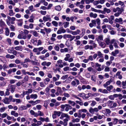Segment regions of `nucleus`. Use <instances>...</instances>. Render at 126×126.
Wrapping results in <instances>:
<instances>
[{
	"label": "nucleus",
	"mask_w": 126,
	"mask_h": 126,
	"mask_svg": "<svg viewBox=\"0 0 126 126\" xmlns=\"http://www.w3.org/2000/svg\"><path fill=\"white\" fill-rule=\"evenodd\" d=\"M39 119L40 121H37V126H38L41 125L42 124V122H44V121H45L46 122H49V119L48 117L44 118L40 117H39Z\"/></svg>",
	"instance_id": "nucleus-1"
},
{
	"label": "nucleus",
	"mask_w": 126,
	"mask_h": 126,
	"mask_svg": "<svg viewBox=\"0 0 126 126\" xmlns=\"http://www.w3.org/2000/svg\"><path fill=\"white\" fill-rule=\"evenodd\" d=\"M64 117L66 118L63 119L64 121L68 122L70 119V116L66 113H62V114L61 117H60V119H63Z\"/></svg>",
	"instance_id": "nucleus-2"
},
{
	"label": "nucleus",
	"mask_w": 126,
	"mask_h": 126,
	"mask_svg": "<svg viewBox=\"0 0 126 126\" xmlns=\"http://www.w3.org/2000/svg\"><path fill=\"white\" fill-rule=\"evenodd\" d=\"M8 52L10 53H12L14 55L16 56L17 54V52L14 50V48L13 47H10L8 49Z\"/></svg>",
	"instance_id": "nucleus-3"
},
{
	"label": "nucleus",
	"mask_w": 126,
	"mask_h": 126,
	"mask_svg": "<svg viewBox=\"0 0 126 126\" xmlns=\"http://www.w3.org/2000/svg\"><path fill=\"white\" fill-rule=\"evenodd\" d=\"M43 19V21L45 22L48 20L49 21H51V20L50 16L48 15H47L46 16H44Z\"/></svg>",
	"instance_id": "nucleus-4"
},
{
	"label": "nucleus",
	"mask_w": 126,
	"mask_h": 126,
	"mask_svg": "<svg viewBox=\"0 0 126 126\" xmlns=\"http://www.w3.org/2000/svg\"><path fill=\"white\" fill-rule=\"evenodd\" d=\"M80 82L83 84H86L88 83V81L82 76H80L79 78Z\"/></svg>",
	"instance_id": "nucleus-5"
},
{
	"label": "nucleus",
	"mask_w": 126,
	"mask_h": 126,
	"mask_svg": "<svg viewBox=\"0 0 126 126\" xmlns=\"http://www.w3.org/2000/svg\"><path fill=\"white\" fill-rule=\"evenodd\" d=\"M8 88L9 90H10V91L12 93H13L15 89V87L14 85H9L8 86Z\"/></svg>",
	"instance_id": "nucleus-6"
},
{
	"label": "nucleus",
	"mask_w": 126,
	"mask_h": 126,
	"mask_svg": "<svg viewBox=\"0 0 126 126\" xmlns=\"http://www.w3.org/2000/svg\"><path fill=\"white\" fill-rule=\"evenodd\" d=\"M17 38L18 39H25L26 38V36L24 35L23 32L20 33L18 36Z\"/></svg>",
	"instance_id": "nucleus-7"
},
{
	"label": "nucleus",
	"mask_w": 126,
	"mask_h": 126,
	"mask_svg": "<svg viewBox=\"0 0 126 126\" xmlns=\"http://www.w3.org/2000/svg\"><path fill=\"white\" fill-rule=\"evenodd\" d=\"M88 95L89 97H95L99 95V94L97 93H89Z\"/></svg>",
	"instance_id": "nucleus-8"
},
{
	"label": "nucleus",
	"mask_w": 126,
	"mask_h": 126,
	"mask_svg": "<svg viewBox=\"0 0 126 126\" xmlns=\"http://www.w3.org/2000/svg\"><path fill=\"white\" fill-rule=\"evenodd\" d=\"M115 21L120 24H122L123 22V19L121 18H116L115 20Z\"/></svg>",
	"instance_id": "nucleus-9"
},
{
	"label": "nucleus",
	"mask_w": 126,
	"mask_h": 126,
	"mask_svg": "<svg viewBox=\"0 0 126 126\" xmlns=\"http://www.w3.org/2000/svg\"><path fill=\"white\" fill-rule=\"evenodd\" d=\"M110 9L105 8L103 9V10L102 11V14H105L106 13H110Z\"/></svg>",
	"instance_id": "nucleus-10"
},
{
	"label": "nucleus",
	"mask_w": 126,
	"mask_h": 126,
	"mask_svg": "<svg viewBox=\"0 0 126 126\" xmlns=\"http://www.w3.org/2000/svg\"><path fill=\"white\" fill-rule=\"evenodd\" d=\"M92 23H90L89 24V26L91 28H92L93 26H96V21L94 20H91Z\"/></svg>",
	"instance_id": "nucleus-11"
},
{
	"label": "nucleus",
	"mask_w": 126,
	"mask_h": 126,
	"mask_svg": "<svg viewBox=\"0 0 126 126\" xmlns=\"http://www.w3.org/2000/svg\"><path fill=\"white\" fill-rule=\"evenodd\" d=\"M80 32V31L79 30H77L76 31H71L70 33H71L73 35H75L79 34Z\"/></svg>",
	"instance_id": "nucleus-12"
},
{
	"label": "nucleus",
	"mask_w": 126,
	"mask_h": 126,
	"mask_svg": "<svg viewBox=\"0 0 126 126\" xmlns=\"http://www.w3.org/2000/svg\"><path fill=\"white\" fill-rule=\"evenodd\" d=\"M92 46L87 45L85 46L84 48L85 50H87L89 49L90 50H93L94 48Z\"/></svg>",
	"instance_id": "nucleus-13"
},
{
	"label": "nucleus",
	"mask_w": 126,
	"mask_h": 126,
	"mask_svg": "<svg viewBox=\"0 0 126 126\" xmlns=\"http://www.w3.org/2000/svg\"><path fill=\"white\" fill-rule=\"evenodd\" d=\"M121 72L120 71H118L115 75L116 77H118V78L120 79H121L122 78V75L121 74Z\"/></svg>",
	"instance_id": "nucleus-14"
},
{
	"label": "nucleus",
	"mask_w": 126,
	"mask_h": 126,
	"mask_svg": "<svg viewBox=\"0 0 126 126\" xmlns=\"http://www.w3.org/2000/svg\"><path fill=\"white\" fill-rule=\"evenodd\" d=\"M56 77H54L52 78L53 81L55 82L58 80L59 79L60 77V76L58 74H56Z\"/></svg>",
	"instance_id": "nucleus-15"
},
{
	"label": "nucleus",
	"mask_w": 126,
	"mask_h": 126,
	"mask_svg": "<svg viewBox=\"0 0 126 126\" xmlns=\"http://www.w3.org/2000/svg\"><path fill=\"white\" fill-rule=\"evenodd\" d=\"M96 40L98 42H100L99 40H103V36L102 35H100L98 36V37L96 38Z\"/></svg>",
	"instance_id": "nucleus-16"
},
{
	"label": "nucleus",
	"mask_w": 126,
	"mask_h": 126,
	"mask_svg": "<svg viewBox=\"0 0 126 126\" xmlns=\"http://www.w3.org/2000/svg\"><path fill=\"white\" fill-rule=\"evenodd\" d=\"M100 46L103 48H105L106 47V45L105 43L101 41L98 42Z\"/></svg>",
	"instance_id": "nucleus-17"
},
{
	"label": "nucleus",
	"mask_w": 126,
	"mask_h": 126,
	"mask_svg": "<svg viewBox=\"0 0 126 126\" xmlns=\"http://www.w3.org/2000/svg\"><path fill=\"white\" fill-rule=\"evenodd\" d=\"M89 44H93V48H95L97 47V44H96L94 42V41H93L92 40H90L89 41Z\"/></svg>",
	"instance_id": "nucleus-18"
},
{
	"label": "nucleus",
	"mask_w": 126,
	"mask_h": 126,
	"mask_svg": "<svg viewBox=\"0 0 126 126\" xmlns=\"http://www.w3.org/2000/svg\"><path fill=\"white\" fill-rule=\"evenodd\" d=\"M2 101L5 104H8L10 103V101L8 99V98L5 97L4 99L2 100Z\"/></svg>",
	"instance_id": "nucleus-19"
},
{
	"label": "nucleus",
	"mask_w": 126,
	"mask_h": 126,
	"mask_svg": "<svg viewBox=\"0 0 126 126\" xmlns=\"http://www.w3.org/2000/svg\"><path fill=\"white\" fill-rule=\"evenodd\" d=\"M11 114L12 115L14 116L15 117H17L18 116V114L17 112H16L15 111H12L11 112Z\"/></svg>",
	"instance_id": "nucleus-20"
},
{
	"label": "nucleus",
	"mask_w": 126,
	"mask_h": 126,
	"mask_svg": "<svg viewBox=\"0 0 126 126\" xmlns=\"http://www.w3.org/2000/svg\"><path fill=\"white\" fill-rule=\"evenodd\" d=\"M65 110L66 111H68L69 109H71L72 108V107L69 105L67 104H65Z\"/></svg>",
	"instance_id": "nucleus-21"
},
{
	"label": "nucleus",
	"mask_w": 126,
	"mask_h": 126,
	"mask_svg": "<svg viewBox=\"0 0 126 126\" xmlns=\"http://www.w3.org/2000/svg\"><path fill=\"white\" fill-rule=\"evenodd\" d=\"M33 51L34 53H36V54L37 55H39L41 53L39 51H38L37 48H34L33 50Z\"/></svg>",
	"instance_id": "nucleus-22"
},
{
	"label": "nucleus",
	"mask_w": 126,
	"mask_h": 126,
	"mask_svg": "<svg viewBox=\"0 0 126 126\" xmlns=\"http://www.w3.org/2000/svg\"><path fill=\"white\" fill-rule=\"evenodd\" d=\"M113 102V101L109 100L108 101L107 103L108 106L110 108H112V104Z\"/></svg>",
	"instance_id": "nucleus-23"
},
{
	"label": "nucleus",
	"mask_w": 126,
	"mask_h": 126,
	"mask_svg": "<svg viewBox=\"0 0 126 126\" xmlns=\"http://www.w3.org/2000/svg\"><path fill=\"white\" fill-rule=\"evenodd\" d=\"M119 51L118 50L115 49L114 51L112 52L111 54L114 56H116V55L119 53Z\"/></svg>",
	"instance_id": "nucleus-24"
},
{
	"label": "nucleus",
	"mask_w": 126,
	"mask_h": 126,
	"mask_svg": "<svg viewBox=\"0 0 126 126\" xmlns=\"http://www.w3.org/2000/svg\"><path fill=\"white\" fill-rule=\"evenodd\" d=\"M44 113L43 112L39 110L38 111L37 113V117L38 116H44Z\"/></svg>",
	"instance_id": "nucleus-25"
},
{
	"label": "nucleus",
	"mask_w": 126,
	"mask_h": 126,
	"mask_svg": "<svg viewBox=\"0 0 126 126\" xmlns=\"http://www.w3.org/2000/svg\"><path fill=\"white\" fill-rule=\"evenodd\" d=\"M64 122L62 121H60L59 122V123L60 124L63 125L64 126H66L67 125V122L66 121H64L63 120Z\"/></svg>",
	"instance_id": "nucleus-26"
},
{
	"label": "nucleus",
	"mask_w": 126,
	"mask_h": 126,
	"mask_svg": "<svg viewBox=\"0 0 126 126\" xmlns=\"http://www.w3.org/2000/svg\"><path fill=\"white\" fill-rule=\"evenodd\" d=\"M89 16L91 17L95 18L97 17V15L96 14H94L93 13L91 12L89 14Z\"/></svg>",
	"instance_id": "nucleus-27"
},
{
	"label": "nucleus",
	"mask_w": 126,
	"mask_h": 126,
	"mask_svg": "<svg viewBox=\"0 0 126 126\" xmlns=\"http://www.w3.org/2000/svg\"><path fill=\"white\" fill-rule=\"evenodd\" d=\"M104 41L107 45H109L110 44V40L109 38H106L104 40Z\"/></svg>",
	"instance_id": "nucleus-28"
},
{
	"label": "nucleus",
	"mask_w": 126,
	"mask_h": 126,
	"mask_svg": "<svg viewBox=\"0 0 126 126\" xmlns=\"http://www.w3.org/2000/svg\"><path fill=\"white\" fill-rule=\"evenodd\" d=\"M117 13L119 14H121L122 12H123L124 10L123 8H120L119 7H118Z\"/></svg>",
	"instance_id": "nucleus-29"
},
{
	"label": "nucleus",
	"mask_w": 126,
	"mask_h": 126,
	"mask_svg": "<svg viewBox=\"0 0 126 126\" xmlns=\"http://www.w3.org/2000/svg\"><path fill=\"white\" fill-rule=\"evenodd\" d=\"M112 82L111 79H110L109 80L107 81L105 83L103 84V86L105 87H106L108 85H109L111 82Z\"/></svg>",
	"instance_id": "nucleus-30"
},
{
	"label": "nucleus",
	"mask_w": 126,
	"mask_h": 126,
	"mask_svg": "<svg viewBox=\"0 0 126 126\" xmlns=\"http://www.w3.org/2000/svg\"><path fill=\"white\" fill-rule=\"evenodd\" d=\"M14 48L16 50L20 51H22L23 50L22 46H16Z\"/></svg>",
	"instance_id": "nucleus-31"
},
{
	"label": "nucleus",
	"mask_w": 126,
	"mask_h": 126,
	"mask_svg": "<svg viewBox=\"0 0 126 126\" xmlns=\"http://www.w3.org/2000/svg\"><path fill=\"white\" fill-rule=\"evenodd\" d=\"M97 53V56H98L99 58H102L103 57V54L100 51H98Z\"/></svg>",
	"instance_id": "nucleus-32"
},
{
	"label": "nucleus",
	"mask_w": 126,
	"mask_h": 126,
	"mask_svg": "<svg viewBox=\"0 0 126 126\" xmlns=\"http://www.w3.org/2000/svg\"><path fill=\"white\" fill-rule=\"evenodd\" d=\"M44 29L45 31L46 32L47 34H48L49 33H50L51 31V29L50 28L47 29L45 27L44 28Z\"/></svg>",
	"instance_id": "nucleus-33"
},
{
	"label": "nucleus",
	"mask_w": 126,
	"mask_h": 126,
	"mask_svg": "<svg viewBox=\"0 0 126 126\" xmlns=\"http://www.w3.org/2000/svg\"><path fill=\"white\" fill-rule=\"evenodd\" d=\"M31 98L35 99H36L38 97V96L37 94H32L30 95Z\"/></svg>",
	"instance_id": "nucleus-34"
},
{
	"label": "nucleus",
	"mask_w": 126,
	"mask_h": 126,
	"mask_svg": "<svg viewBox=\"0 0 126 126\" xmlns=\"http://www.w3.org/2000/svg\"><path fill=\"white\" fill-rule=\"evenodd\" d=\"M60 51L62 53L67 52L68 51V50L67 48H65L64 49H61L60 50Z\"/></svg>",
	"instance_id": "nucleus-35"
},
{
	"label": "nucleus",
	"mask_w": 126,
	"mask_h": 126,
	"mask_svg": "<svg viewBox=\"0 0 126 126\" xmlns=\"http://www.w3.org/2000/svg\"><path fill=\"white\" fill-rule=\"evenodd\" d=\"M30 113L32 115L34 116L35 117H37V112H35L33 110H31L30 111Z\"/></svg>",
	"instance_id": "nucleus-36"
},
{
	"label": "nucleus",
	"mask_w": 126,
	"mask_h": 126,
	"mask_svg": "<svg viewBox=\"0 0 126 126\" xmlns=\"http://www.w3.org/2000/svg\"><path fill=\"white\" fill-rule=\"evenodd\" d=\"M5 34L7 36H8L9 34V30L8 28L5 29Z\"/></svg>",
	"instance_id": "nucleus-37"
},
{
	"label": "nucleus",
	"mask_w": 126,
	"mask_h": 126,
	"mask_svg": "<svg viewBox=\"0 0 126 126\" xmlns=\"http://www.w3.org/2000/svg\"><path fill=\"white\" fill-rule=\"evenodd\" d=\"M71 35L69 34H64L63 36V38L65 39L67 38H70Z\"/></svg>",
	"instance_id": "nucleus-38"
},
{
	"label": "nucleus",
	"mask_w": 126,
	"mask_h": 126,
	"mask_svg": "<svg viewBox=\"0 0 126 126\" xmlns=\"http://www.w3.org/2000/svg\"><path fill=\"white\" fill-rule=\"evenodd\" d=\"M80 119L78 118H73L72 121L73 123L77 122L78 123L79 122Z\"/></svg>",
	"instance_id": "nucleus-39"
},
{
	"label": "nucleus",
	"mask_w": 126,
	"mask_h": 126,
	"mask_svg": "<svg viewBox=\"0 0 126 126\" xmlns=\"http://www.w3.org/2000/svg\"><path fill=\"white\" fill-rule=\"evenodd\" d=\"M85 94L83 93H79L78 95L79 96L82 97L83 98H84L85 97Z\"/></svg>",
	"instance_id": "nucleus-40"
},
{
	"label": "nucleus",
	"mask_w": 126,
	"mask_h": 126,
	"mask_svg": "<svg viewBox=\"0 0 126 126\" xmlns=\"http://www.w3.org/2000/svg\"><path fill=\"white\" fill-rule=\"evenodd\" d=\"M50 80L48 78H47L44 80V82L45 84H48V82H49Z\"/></svg>",
	"instance_id": "nucleus-41"
},
{
	"label": "nucleus",
	"mask_w": 126,
	"mask_h": 126,
	"mask_svg": "<svg viewBox=\"0 0 126 126\" xmlns=\"http://www.w3.org/2000/svg\"><path fill=\"white\" fill-rule=\"evenodd\" d=\"M79 111L81 113L82 112L83 113H86L87 112V110L85 109H81L80 110H79Z\"/></svg>",
	"instance_id": "nucleus-42"
},
{
	"label": "nucleus",
	"mask_w": 126,
	"mask_h": 126,
	"mask_svg": "<svg viewBox=\"0 0 126 126\" xmlns=\"http://www.w3.org/2000/svg\"><path fill=\"white\" fill-rule=\"evenodd\" d=\"M52 24L55 27H57L58 26V24L56 21H54L52 22Z\"/></svg>",
	"instance_id": "nucleus-43"
},
{
	"label": "nucleus",
	"mask_w": 126,
	"mask_h": 126,
	"mask_svg": "<svg viewBox=\"0 0 126 126\" xmlns=\"http://www.w3.org/2000/svg\"><path fill=\"white\" fill-rule=\"evenodd\" d=\"M55 9L56 10L59 11L61 10V8L60 5H58L55 7Z\"/></svg>",
	"instance_id": "nucleus-44"
},
{
	"label": "nucleus",
	"mask_w": 126,
	"mask_h": 126,
	"mask_svg": "<svg viewBox=\"0 0 126 126\" xmlns=\"http://www.w3.org/2000/svg\"><path fill=\"white\" fill-rule=\"evenodd\" d=\"M54 112L55 113L56 115L58 116H60L61 114V112L60 111H54Z\"/></svg>",
	"instance_id": "nucleus-45"
},
{
	"label": "nucleus",
	"mask_w": 126,
	"mask_h": 126,
	"mask_svg": "<svg viewBox=\"0 0 126 126\" xmlns=\"http://www.w3.org/2000/svg\"><path fill=\"white\" fill-rule=\"evenodd\" d=\"M117 40L115 39H112L110 40V44H114L117 42Z\"/></svg>",
	"instance_id": "nucleus-46"
},
{
	"label": "nucleus",
	"mask_w": 126,
	"mask_h": 126,
	"mask_svg": "<svg viewBox=\"0 0 126 126\" xmlns=\"http://www.w3.org/2000/svg\"><path fill=\"white\" fill-rule=\"evenodd\" d=\"M68 103L71 104L72 106H74L76 104L74 102L72 101L71 100H68Z\"/></svg>",
	"instance_id": "nucleus-47"
},
{
	"label": "nucleus",
	"mask_w": 126,
	"mask_h": 126,
	"mask_svg": "<svg viewBox=\"0 0 126 126\" xmlns=\"http://www.w3.org/2000/svg\"><path fill=\"white\" fill-rule=\"evenodd\" d=\"M89 112L91 114H94V109H93L91 107L90 108L89 110Z\"/></svg>",
	"instance_id": "nucleus-48"
},
{
	"label": "nucleus",
	"mask_w": 126,
	"mask_h": 126,
	"mask_svg": "<svg viewBox=\"0 0 126 126\" xmlns=\"http://www.w3.org/2000/svg\"><path fill=\"white\" fill-rule=\"evenodd\" d=\"M88 37L89 38L92 40H94L95 38L93 34H89L88 35Z\"/></svg>",
	"instance_id": "nucleus-49"
},
{
	"label": "nucleus",
	"mask_w": 126,
	"mask_h": 126,
	"mask_svg": "<svg viewBox=\"0 0 126 126\" xmlns=\"http://www.w3.org/2000/svg\"><path fill=\"white\" fill-rule=\"evenodd\" d=\"M32 92V90L31 89H29L28 90L26 91V94H29L31 93Z\"/></svg>",
	"instance_id": "nucleus-50"
},
{
	"label": "nucleus",
	"mask_w": 126,
	"mask_h": 126,
	"mask_svg": "<svg viewBox=\"0 0 126 126\" xmlns=\"http://www.w3.org/2000/svg\"><path fill=\"white\" fill-rule=\"evenodd\" d=\"M69 23L68 22H66L64 23L63 24H64V26L65 28H66L68 26Z\"/></svg>",
	"instance_id": "nucleus-51"
},
{
	"label": "nucleus",
	"mask_w": 126,
	"mask_h": 126,
	"mask_svg": "<svg viewBox=\"0 0 126 126\" xmlns=\"http://www.w3.org/2000/svg\"><path fill=\"white\" fill-rule=\"evenodd\" d=\"M9 66L10 67H16V65L15 63H11L9 64Z\"/></svg>",
	"instance_id": "nucleus-52"
},
{
	"label": "nucleus",
	"mask_w": 126,
	"mask_h": 126,
	"mask_svg": "<svg viewBox=\"0 0 126 126\" xmlns=\"http://www.w3.org/2000/svg\"><path fill=\"white\" fill-rule=\"evenodd\" d=\"M83 52L82 51H81L80 52H76L75 53L77 55H81L83 54Z\"/></svg>",
	"instance_id": "nucleus-53"
},
{
	"label": "nucleus",
	"mask_w": 126,
	"mask_h": 126,
	"mask_svg": "<svg viewBox=\"0 0 126 126\" xmlns=\"http://www.w3.org/2000/svg\"><path fill=\"white\" fill-rule=\"evenodd\" d=\"M118 3H119V5H121V6H123V7H124L125 6L124 2L121 1H118Z\"/></svg>",
	"instance_id": "nucleus-54"
},
{
	"label": "nucleus",
	"mask_w": 126,
	"mask_h": 126,
	"mask_svg": "<svg viewBox=\"0 0 126 126\" xmlns=\"http://www.w3.org/2000/svg\"><path fill=\"white\" fill-rule=\"evenodd\" d=\"M113 88V87L112 85H110L109 86H108L107 87V89L108 91H110Z\"/></svg>",
	"instance_id": "nucleus-55"
},
{
	"label": "nucleus",
	"mask_w": 126,
	"mask_h": 126,
	"mask_svg": "<svg viewBox=\"0 0 126 126\" xmlns=\"http://www.w3.org/2000/svg\"><path fill=\"white\" fill-rule=\"evenodd\" d=\"M20 108L21 110L27 109V108L26 106L24 105L21 106Z\"/></svg>",
	"instance_id": "nucleus-56"
},
{
	"label": "nucleus",
	"mask_w": 126,
	"mask_h": 126,
	"mask_svg": "<svg viewBox=\"0 0 126 126\" xmlns=\"http://www.w3.org/2000/svg\"><path fill=\"white\" fill-rule=\"evenodd\" d=\"M113 124H116L118 121V119L117 118H115L113 119Z\"/></svg>",
	"instance_id": "nucleus-57"
},
{
	"label": "nucleus",
	"mask_w": 126,
	"mask_h": 126,
	"mask_svg": "<svg viewBox=\"0 0 126 126\" xmlns=\"http://www.w3.org/2000/svg\"><path fill=\"white\" fill-rule=\"evenodd\" d=\"M95 21L98 25H100V20L99 18H98L96 19Z\"/></svg>",
	"instance_id": "nucleus-58"
},
{
	"label": "nucleus",
	"mask_w": 126,
	"mask_h": 126,
	"mask_svg": "<svg viewBox=\"0 0 126 126\" xmlns=\"http://www.w3.org/2000/svg\"><path fill=\"white\" fill-rule=\"evenodd\" d=\"M9 90H9V89H8V88L6 89V91L5 93V95H4L5 96L6 95H9L10 94V92H9Z\"/></svg>",
	"instance_id": "nucleus-59"
},
{
	"label": "nucleus",
	"mask_w": 126,
	"mask_h": 126,
	"mask_svg": "<svg viewBox=\"0 0 126 126\" xmlns=\"http://www.w3.org/2000/svg\"><path fill=\"white\" fill-rule=\"evenodd\" d=\"M31 61V60L29 58H27L24 60V63L28 62H30Z\"/></svg>",
	"instance_id": "nucleus-60"
},
{
	"label": "nucleus",
	"mask_w": 126,
	"mask_h": 126,
	"mask_svg": "<svg viewBox=\"0 0 126 126\" xmlns=\"http://www.w3.org/2000/svg\"><path fill=\"white\" fill-rule=\"evenodd\" d=\"M85 76L86 78H90L91 76L90 73L88 72L86 73L85 75Z\"/></svg>",
	"instance_id": "nucleus-61"
},
{
	"label": "nucleus",
	"mask_w": 126,
	"mask_h": 126,
	"mask_svg": "<svg viewBox=\"0 0 126 126\" xmlns=\"http://www.w3.org/2000/svg\"><path fill=\"white\" fill-rule=\"evenodd\" d=\"M63 95L66 97L69 98L70 97V95L68 93H64Z\"/></svg>",
	"instance_id": "nucleus-62"
},
{
	"label": "nucleus",
	"mask_w": 126,
	"mask_h": 126,
	"mask_svg": "<svg viewBox=\"0 0 126 126\" xmlns=\"http://www.w3.org/2000/svg\"><path fill=\"white\" fill-rule=\"evenodd\" d=\"M33 6L32 5H31V6H29L28 7V9L31 11V12H32L33 11Z\"/></svg>",
	"instance_id": "nucleus-63"
},
{
	"label": "nucleus",
	"mask_w": 126,
	"mask_h": 126,
	"mask_svg": "<svg viewBox=\"0 0 126 126\" xmlns=\"http://www.w3.org/2000/svg\"><path fill=\"white\" fill-rule=\"evenodd\" d=\"M20 125L17 123L16 122L14 124H12L10 126H19Z\"/></svg>",
	"instance_id": "nucleus-64"
}]
</instances>
